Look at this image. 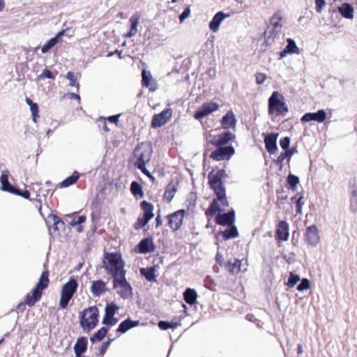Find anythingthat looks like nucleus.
<instances>
[{"instance_id":"nucleus-1","label":"nucleus","mask_w":357,"mask_h":357,"mask_svg":"<svg viewBox=\"0 0 357 357\" xmlns=\"http://www.w3.org/2000/svg\"><path fill=\"white\" fill-rule=\"evenodd\" d=\"M125 261L120 252H105L102 258V266L107 274L111 275L112 280L120 277L123 273Z\"/></svg>"},{"instance_id":"nucleus-2","label":"nucleus","mask_w":357,"mask_h":357,"mask_svg":"<svg viewBox=\"0 0 357 357\" xmlns=\"http://www.w3.org/2000/svg\"><path fill=\"white\" fill-rule=\"evenodd\" d=\"M99 310L96 305L89 306L79 312V322L84 332L89 333L99 322Z\"/></svg>"},{"instance_id":"nucleus-3","label":"nucleus","mask_w":357,"mask_h":357,"mask_svg":"<svg viewBox=\"0 0 357 357\" xmlns=\"http://www.w3.org/2000/svg\"><path fill=\"white\" fill-rule=\"evenodd\" d=\"M289 112L284 95L278 91L272 92L268 99V114L269 116H284Z\"/></svg>"},{"instance_id":"nucleus-4","label":"nucleus","mask_w":357,"mask_h":357,"mask_svg":"<svg viewBox=\"0 0 357 357\" xmlns=\"http://www.w3.org/2000/svg\"><path fill=\"white\" fill-rule=\"evenodd\" d=\"M49 282V271H44L36 286L26 294V303L29 307L33 306L40 300L43 291L47 288Z\"/></svg>"},{"instance_id":"nucleus-5","label":"nucleus","mask_w":357,"mask_h":357,"mask_svg":"<svg viewBox=\"0 0 357 357\" xmlns=\"http://www.w3.org/2000/svg\"><path fill=\"white\" fill-rule=\"evenodd\" d=\"M228 177L224 169H218L215 170L214 168L208 173V180L210 188L213 191L214 194L226 190L224 186L223 179Z\"/></svg>"},{"instance_id":"nucleus-6","label":"nucleus","mask_w":357,"mask_h":357,"mask_svg":"<svg viewBox=\"0 0 357 357\" xmlns=\"http://www.w3.org/2000/svg\"><path fill=\"white\" fill-rule=\"evenodd\" d=\"M126 275V271H123V273H122L120 277L112 280L113 288L121 289V291H117V294L124 300L132 298L133 296V288L130 283L127 280Z\"/></svg>"},{"instance_id":"nucleus-7","label":"nucleus","mask_w":357,"mask_h":357,"mask_svg":"<svg viewBox=\"0 0 357 357\" xmlns=\"http://www.w3.org/2000/svg\"><path fill=\"white\" fill-rule=\"evenodd\" d=\"M153 149L151 144L142 143L137 145L133 154L136 158L134 165L135 167L146 165L151 160Z\"/></svg>"},{"instance_id":"nucleus-8","label":"nucleus","mask_w":357,"mask_h":357,"mask_svg":"<svg viewBox=\"0 0 357 357\" xmlns=\"http://www.w3.org/2000/svg\"><path fill=\"white\" fill-rule=\"evenodd\" d=\"M119 308L120 307L114 301L107 303L105 307V314L102 324L109 328L116 325L119 321V319L115 317V314Z\"/></svg>"},{"instance_id":"nucleus-9","label":"nucleus","mask_w":357,"mask_h":357,"mask_svg":"<svg viewBox=\"0 0 357 357\" xmlns=\"http://www.w3.org/2000/svg\"><path fill=\"white\" fill-rule=\"evenodd\" d=\"M235 153V149L232 145L216 146L212 151L210 158L215 161L229 160Z\"/></svg>"},{"instance_id":"nucleus-10","label":"nucleus","mask_w":357,"mask_h":357,"mask_svg":"<svg viewBox=\"0 0 357 357\" xmlns=\"http://www.w3.org/2000/svg\"><path fill=\"white\" fill-rule=\"evenodd\" d=\"M185 213V209H179L167 215L168 225L174 231L181 229Z\"/></svg>"},{"instance_id":"nucleus-11","label":"nucleus","mask_w":357,"mask_h":357,"mask_svg":"<svg viewBox=\"0 0 357 357\" xmlns=\"http://www.w3.org/2000/svg\"><path fill=\"white\" fill-rule=\"evenodd\" d=\"M219 109V105L214 101H210L203 103L194 112V118L197 120H201L205 116L211 114L212 112Z\"/></svg>"},{"instance_id":"nucleus-12","label":"nucleus","mask_w":357,"mask_h":357,"mask_svg":"<svg viewBox=\"0 0 357 357\" xmlns=\"http://www.w3.org/2000/svg\"><path fill=\"white\" fill-rule=\"evenodd\" d=\"M172 116V109L170 107L163 109L161 112L153 116L151 127L158 128L164 126L171 119Z\"/></svg>"},{"instance_id":"nucleus-13","label":"nucleus","mask_w":357,"mask_h":357,"mask_svg":"<svg viewBox=\"0 0 357 357\" xmlns=\"http://www.w3.org/2000/svg\"><path fill=\"white\" fill-rule=\"evenodd\" d=\"M155 250L153 237L147 236L142 238L135 246V251L139 254L152 253Z\"/></svg>"},{"instance_id":"nucleus-14","label":"nucleus","mask_w":357,"mask_h":357,"mask_svg":"<svg viewBox=\"0 0 357 357\" xmlns=\"http://www.w3.org/2000/svg\"><path fill=\"white\" fill-rule=\"evenodd\" d=\"M236 221V212L234 208H231L227 212L218 213L215 217V222L217 225L227 227L233 225Z\"/></svg>"},{"instance_id":"nucleus-15","label":"nucleus","mask_w":357,"mask_h":357,"mask_svg":"<svg viewBox=\"0 0 357 357\" xmlns=\"http://www.w3.org/2000/svg\"><path fill=\"white\" fill-rule=\"evenodd\" d=\"M236 135L229 130H225L222 133L214 135L210 143L215 146H229V142L233 141Z\"/></svg>"},{"instance_id":"nucleus-16","label":"nucleus","mask_w":357,"mask_h":357,"mask_svg":"<svg viewBox=\"0 0 357 357\" xmlns=\"http://www.w3.org/2000/svg\"><path fill=\"white\" fill-rule=\"evenodd\" d=\"M263 136L266 151L270 155L275 154L278 151L277 140L279 133L275 132L263 133Z\"/></svg>"},{"instance_id":"nucleus-17","label":"nucleus","mask_w":357,"mask_h":357,"mask_svg":"<svg viewBox=\"0 0 357 357\" xmlns=\"http://www.w3.org/2000/svg\"><path fill=\"white\" fill-rule=\"evenodd\" d=\"M327 118L326 110L323 109H318L315 112H307L301 118L302 123H307L316 121L317 123H323Z\"/></svg>"},{"instance_id":"nucleus-18","label":"nucleus","mask_w":357,"mask_h":357,"mask_svg":"<svg viewBox=\"0 0 357 357\" xmlns=\"http://www.w3.org/2000/svg\"><path fill=\"white\" fill-rule=\"evenodd\" d=\"M289 224L286 220H280L276 226L275 237L278 242L287 241L289 238Z\"/></svg>"},{"instance_id":"nucleus-19","label":"nucleus","mask_w":357,"mask_h":357,"mask_svg":"<svg viewBox=\"0 0 357 357\" xmlns=\"http://www.w3.org/2000/svg\"><path fill=\"white\" fill-rule=\"evenodd\" d=\"M9 172L8 170L3 171L0 176V190L15 195L17 186L12 184L9 181Z\"/></svg>"},{"instance_id":"nucleus-20","label":"nucleus","mask_w":357,"mask_h":357,"mask_svg":"<svg viewBox=\"0 0 357 357\" xmlns=\"http://www.w3.org/2000/svg\"><path fill=\"white\" fill-rule=\"evenodd\" d=\"M305 240L312 247L317 246L320 240L318 228L315 225L306 228Z\"/></svg>"},{"instance_id":"nucleus-21","label":"nucleus","mask_w":357,"mask_h":357,"mask_svg":"<svg viewBox=\"0 0 357 357\" xmlns=\"http://www.w3.org/2000/svg\"><path fill=\"white\" fill-rule=\"evenodd\" d=\"M59 224H62L63 229L65 228L66 224L65 222L61 220V218L57 216L55 214L50 213L47 215V219L46 220V225L49 229V234L50 235H52V229L54 231H59Z\"/></svg>"},{"instance_id":"nucleus-22","label":"nucleus","mask_w":357,"mask_h":357,"mask_svg":"<svg viewBox=\"0 0 357 357\" xmlns=\"http://www.w3.org/2000/svg\"><path fill=\"white\" fill-rule=\"evenodd\" d=\"M78 282L75 276H70L68 281L63 284L61 293L73 297L77 292Z\"/></svg>"},{"instance_id":"nucleus-23","label":"nucleus","mask_w":357,"mask_h":357,"mask_svg":"<svg viewBox=\"0 0 357 357\" xmlns=\"http://www.w3.org/2000/svg\"><path fill=\"white\" fill-rule=\"evenodd\" d=\"M236 122V116L231 109L228 110L220 120L222 128L226 130L235 128Z\"/></svg>"},{"instance_id":"nucleus-24","label":"nucleus","mask_w":357,"mask_h":357,"mask_svg":"<svg viewBox=\"0 0 357 357\" xmlns=\"http://www.w3.org/2000/svg\"><path fill=\"white\" fill-rule=\"evenodd\" d=\"M90 290L95 297H99L102 294L110 291V290L107 288L106 283L102 279L92 281Z\"/></svg>"},{"instance_id":"nucleus-25","label":"nucleus","mask_w":357,"mask_h":357,"mask_svg":"<svg viewBox=\"0 0 357 357\" xmlns=\"http://www.w3.org/2000/svg\"><path fill=\"white\" fill-rule=\"evenodd\" d=\"M229 16V13H225L222 10L216 13L209 22L208 26L210 30L213 32H216L218 31L222 22Z\"/></svg>"},{"instance_id":"nucleus-26","label":"nucleus","mask_w":357,"mask_h":357,"mask_svg":"<svg viewBox=\"0 0 357 357\" xmlns=\"http://www.w3.org/2000/svg\"><path fill=\"white\" fill-rule=\"evenodd\" d=\"M141 18V14L135 12L129 19L130 30L124 34L125 38H132L135 36L138 31V24Z\"/></svg>"},{"instance_id":"nucleus-27","label":"nucleus","mask_w":357,"mask_h":357,"mask_svg":"<svg viewBox=\"0 0 357 357\" xmlns=\"http://www.w3.org/2000/svg\"><path fill=\"white\" fill-rule=\"evenodd\" d=\"M88 347V339L85 336H79L73 347L75 357L83 356L86 351Z\"/></svg>"},{"instance_id":"nucleus-28","label":"nucleus","mask_w":357,"mask_h":357,"mask_svg":"<svg viewBox=\"0 0 357 357\" xmlns=\"http://www.w3.org/2000/svg\"><path fill=\"white\" fill-rule=\"evenodd\" d=\"M183 318L181 317H174L171 321L160 320L158 323V328L162 331H167L168 329H176L178 326H181V321Z\"/></svg>"},{"instance_id":"nucleus-29","label":"nucleus","mask_w":357,"mask_h":357,"mask_svg":"<svg viewBox=\"0 0 357 357\" xmlns=\"http://www.w3.org/2000/svg\"><path fill=\"white\" fill-rule=\"evenodd\" d=\"M284 151L280 153L278 158L274 160V162L277 165L280 166V170H282L283 167L284 160L287 159L289 162L292 155L298 152L297 146H292L291 149H286Z\"/></svg>"},{"instance_id":"nucleus-30","label":"nucleus","mask_w":357,"mask_h":357,"mask_svg":"<svg viewBox=\"0 0 357 357\" xmlns=\"http://www.w3.org/2000/svg\"><path fill=\"white\" fill-rule=\"evenodd\" d=\"M142 85L148 88L149 91L152 92L156 91L158 89L157 83L149 71H142Z\"/></svg>"},{"instance_id":"nucleus-31","label":"nucleus","mask_w":357,"mask_h":357,"mask_svg":"<svg viewBox=\"0 0 357 357\" xmlns=\"http://www.w3.org/2000/svg\"><path fill=\"white\" fill-rule=\"evenodd\" d=\"M178 180L176 181L172 179L166 187L164 199L167 202L169 203L173 199L175 193L177 192Z\"/></svg>"},{"instance_id":"nucleus-32","label":"nucleus","mask_w":357,"mask_h":357,"mask_svg":"<svg viewBox=\"0 0 357 357\" xmlns=\"http://www.w3.org/2000/svg\"><path fill=\"white\" fill-rule=\"evenodd\" d=\"M156 267L152 266L146 268H140L139 273L149 282H155L157 281V275L155 274Z\"/></svg>"},{"instance_id":"nucleus-33","label":"nucleus","mask_w":357,"mask_h":357,"mask_svg":"<svg viewBox=\"0 0 357 357\" xmlns=\"http://www.w3.org/2000/svg\"><path fill=\"white\" fill-rule=\"evenodd\" d=\"M222 208H221L216 197L212 200L209 206L206 210L205 215L208 218H209L214 215L216 216L218 213H222Z\"/></svg>"},{"instance_id":"nucleus-34","label":"nucleus","mask_w":357,"mask_h":357,"mask_svg":"<svg viewBox=\"0 0 357 357\" xmlns=\"http://www.w3.org/2000/svg\"><path fill=\"white\" fill-rule=\"evenodd\" d=\"M338 11L342 17L348 20H352L354 15V7L353 6L347 2L343 3L340 6L338 7Z\"/></svg>"},{"instance_id":"nucleus-35","label":"nucleus","mask_w":357,"mask_h":357,"mask_svg":"<svg viewBox=\"0 0 357 357\" xmlns=\"http://www.w3.org/2000/svg\"><path fill=\"white\" fill-rule=\"evenodd\" d=\"M219 234L221 235L224 240L233 239L238 236V231L235 224L229 225L224 231H220Z\"/></svg>"},{"instance_id":"nucleus-36","label":"nucleus","mask_w":357,"mask_h":357,"mask_svg":"<svg viewBox=\"0 0 357 357\" xmlns=\"http://www.w3.org/2000/svg\"><path fill=\"white\" fill-rule=\"evenodd\" d=\"M197 293L195 289L187 288L183 292V300L189 305L192 306L197 303Z\"/></svg>"},{"instance_id":"nucleus-37","label":"nucleus","mask_w":357,"mask_h":357,"mask_svg":"<svg viewBox=\"0 0 357 357\" xmlns=\"http://www.w3.org/2000/svg\"><path fill=\"white\" fill-rule=\"evenodd\" d=\"M109 330V328L104 325L90 337V342L92 344L101 342L106 337Z\"/></svg>"},{"instance_id":"nucleus-38","label":"nucleus","mask_w":357,"mask_h":357,"mask_svg":"<svg viewBox=\"0 0 357 357\" xmlns=\"http://www.w3.org/2000/svg\"><path fill=\"white\" fill-rule=\"evenodd\" d=\"M79 177H80L79 173L77 171L75 170L70 176L66 177L65 179H63L59 183V187L60 188L69 187V186L75 184L78 181Z\"/></svg>"},{"instance_id":"nucleus-39","label":"nucleus","mask_w":357,"mask_h":357,"mask_svg":"<svg viewBox=\"0 0 357 357\" xmlns=\"http://www.w3.org/2000/svg\"><path fill=\"white\" fill-rule=\"evenodd\" d=\"M140 206H141L142 210L143 211L142 215L146 217H148L150 219H152L154 216L153 204H152L151 202H149L146 200H143L142 202H141Z\"/></svg>"},{"instance_id":"nucleus-40","label":"nucleus","mask_w":357,"mask_h":357,"mask_svg":"<svg viewBox=\"0 0 357 357\" xmlns=\"http://www.w3.org/2000/svg\"><path fill=\"white\" fill-rule=\"evenodd\" d=\"M130 192L132 195L136 198H142L144 196L142 185L136 181L131 182Z\"/></svg>"},{"instance_id":"nucleus-41","label":"nucleus","mask_w":357,"mask_h":357,"mask_svg":"<svg viewBox=\"0 0 357 357\" xmlns=\"http://www.w3.org/2000/svg\"><path fill=\"white\" fill-rule=\"evenodd\" d=\"M304 194L305 192L303 190L301 192H298L291 198V201L295 203L296 213H301L302 212V208L304 204V202L303 201L304 199Z\"/></svg>"},{"instance_id":"nucleus-42","label":"nucleus","mask_w":357,"mask_h":357,"mask_svg":"<svg viewBox=\"0 0 357 357\" xmlns=\"http://www.w3.org/2000/svg\"><path fill=\"white\" fill-rule=\"evenodd\" d=\"M287 187L292 190L296 191L297 189V185L300 183V178L298 176L289 174L287 177Z\"/></svg>"},{"instance_id":"nucleus-43","label":"nucleus","mask_w":357,"mask_h":357,"mask_svg":"<svg viewBox=\"0 0 357 357\" xmlns=\"http://www.w3.org/2000/svg\"><path fill=\"white\" fill-rule=\"evenodd\" d=\"M225 266L230 273H238L241 271V260L238 259H235L234 262L229 261L227 262Z\"/></svg>"},{"instance_id":"nucleus-44","label":"nucleus","mask_w":357,"mask_h":357,"mask_svg":"<svg viewBox=\"0 0 357 357\" xmlns=\"http://www.w3.org/2000/svg\"><path fill=\"white\" fill-rule=\"evenodd\" d=\"M282 19V14L280 11H277L274 13V15L270 19V23L272 26L275 29H278L279 30L282 28V24L280 21Z\"/></svg>"},{"instance_id":"nucleus-45","label":"nucleus","mask_w":357,"mask_h":357,"mask_svg":"<svg viewBox=\"0 0 357 357\" xmlns=\"http://www.w3.org/2000/svg\"><path fill=\"white\" fill-rule=\"evenodd\" d=\"M300 281V276L293 272H290L287 278V281L284 282V284L289 288H293L297 285Z\"/></svg>"},{"instance_id":"nucleus-46","label":"nucleus","mask_w":357,"mask_h":357,"mask_svg":"<svg viewBox=\"0 0 357 357\" xmlns=\"http://www.w3.org/2000/svg\"><path fill=\"white\" fill-rule=\"evenodd\" d=\"M285 47L288 50L289 52H290V54H299L300 52L296 41L291 38H288L287 39V45H285Z\"/></svg>"},{"instance_id":"nucleus-47","label":"nucleus","mask_w":357,"mask_h":357,"mask_svg":"<svg viewBox=\"0 0 357 357\" xmlns=\"http://www.w3.org/2000/svg\"><path fill=\"white\" fill-rule=\"evenodd\" d=\"M56 73L57 72L53 73L50 69H48L47 67H46L45 69H43L42 73L38 75L37 80L40 81L45 79L54 80Z\"/></svg>"},{"instance_id":"nucleus-48","label":"nucleus","mask_w":357,"mask_h":357,"mask_svg":"<svg viewBox=\"0 0 357 357\" xmlns=\"http://www.w3.org/2000/svg\"><path fill=\"white\" fill-rule=\"evenodd\" d=\"M151 220V219L149 218L148 217H146L143 215H140L137 218L135 223L134 224V229L136 230H139V229H142L149 223V222Z\"/></svg>"},{"instance_id":"nucleus-49","label":"nucleus","mask_w":357,"mask_h":357,"mask_svg":"<svg viewBox=\"0 0 357 357\" xmlns=\"http://www.w3.org/2000/svg\"><path fill=\"white\" fill-rule=\"evenodd\" d=\"M132 329L128 319L122 321L118 326L116 332L119 334H125L129 330Z\"/></svg>"},{"instance_id":"nucleus-50","label":"nucleus","mask_w":357,"mask_h":357,"mask_svg":"<svg viewBox=\"0 0 357 357\" xmlns=\"http://www.w3.org/2000/svg\"><path fill=\"white\" fill-rule=\"evenodd\" d=\"M59 43L56 41L53 37L50 39L47 40L45 43L41 47V52L43 54H46L50 52V50L53 48L56 44Z\"/></svg>"},{"instance_id":"nucleus-51","label":"nucleus","mask_w":357,"mask_h":357,"mask_svg":"<svg viewBox=\"0 0 357 357\" xmlns=\"http://www.w3.org/2000/svg\"><path fill=\"white\" fill-rule=\"evenodd\" d=\"M310 288V281L307 278H300V281L296 285V290L302 292Z\"/></svg>"},{"instance_id":"nucleus-52","label":"nucleus","mask_w":357,"mask_h":357,"mask_svg":"<svg viewBox=\"0 0 357 357\" xmlns=\"http://www.w3.org/2000/svg\"><path fill=\"white\" fill-rule=\"evenodd\" d=\"M113 341L114 339L107 338V340L100 345L99 348V351L96 355L102 357Z\"/></svg>"},{"instance_id":"nucleus-53","label":"nucleus","mask_w":357,"mask_h":357,"mask_svg":"<svg viewBox=\"0 0 357 357\" xmlns=\"http://www.w3.org/2000/svg\"><path fill=\"white\" fill-rule=\"evenodd\" d=\"M66 78L69 80V85L70 86H75L79 89V84L77 82V77L74 72L68 71L66 75Z\"/></svg>"},{"instance_id":"nucleus-54","label":"nucleus","mask_w":357,"mask_h":357,"mask_svg":"<svg viewBox=\"0 0 357 357\" xmlns=\"http://www.w3.org/2000/svg\"><path fill=\"white\" fill-rule=\"evenodd\" d=\"M218 199V202H220L222 206H228L229 202L227 198L226 190L219 192L218 194H215Z\"/></svg>"},{"instance_id":"nucleus-55","label":"nucleus","mask_w":357,"mask_h":357,"mask_svg":"<svg viewBox=\"0 0 357 357\" xmlns=\"http://www.w3.org/2000/svg\"><path fill=\"white\" fill-rule=\"evenodd\" d=\"M72 298H73V297L61 293V297H60V300H59V307L61 309H66L68 306L70 301Z\"/></svg>"},{"instance_id":"nucleus-56","label":"nucleus","mask_w":357,"mask_h":357,"mask_svg":"<svg viewBox=\"0 0 357 357\" xmlns=\"http://www.w3.org/2000/svg\"><path fill=\"white\" fill-rule=\"evenodd\" d=\"M30 111L31 112L32 120L34 123L37 122L38 119L39 118V107L38 105L35 102L29 106Z\"/></svg>"},{"instance_id":"nucleus-57","label":"nucleus","mask_w":357,"mask_h":357,"mask_svg":"<svg viewBox=\"0 0 357 357\" xmlns=\"http://www.w3.org/2000/svg\"><path fill=\"white\" fill-rule=\"evenodd\" d=\"M280 31V30L273 27L270 29V27L268 26L264 31V38L268 39L274 38Z\"/></svg>"},{"instance_id":"nucleus-58","label":"nucleus","mask_w":357,"mask_h":357,"mask_svg":"<svg viewBox=\"0 0 357 357\" xmlns=\"http://www.w3.org/2000/svg\"><path fill=\"white\" fill-rule=\"evenodd\" d=\"M137 169H139L144 175H146L152 182L155 181V178L153 176V174L147 169L146 165H143L141 166L135 167Z\"/></svg>"},{"instance_id":"nucleus-59","label":"nucleus","mask_w":357,"mask_h":357,"mask_svg":"<svg viewBox=\"0 0 357 357\" xmlns=\"http://www.w3.org/2000/svg\"><path fill=\"white\" fill-rule=\"evenodd\" d=\"M280 146L283 150L289 149L290 148L291 139L289 137H284L280 139Z\"/></svg>"},{"instance_id":"nucleus-60","label":"nucleus","mask_w":357,"mask_h":357,"mask_svg":"<svg viewBox=\"0 0 357 357\" xmlns=\"http://www.w3.org/2000/svg\"><path fill=\"white\" fill-rule=\"evenodd\" d=\"M15 195L22 197L26 199H30V192L26 189L22 190L19 187H17Z\"/></svg>"},{"instance_id":"nucleus-61","label":"nucleus","mask_w":357,"mask_h":357,"mask_svg":"<svg viewBox=\"0 0 357 357\" xmlns=\"http://www.w3.org/2000/svg\"><path fill=\"white\" fill-rule=\"evenodd\" d=\"M190 6H187L184 8L183 12L179 15L178 19L180 22H183L185 19H187L190 15Z\"/></svg>"},{"instance_id":"nucleus-62","label":"nucleus","mask_w":357,"mask_h":357,"mask_svg":"<svg viewBox=\"0 0 357 357\" xmlns=\"http://www.w3.org/2000/svg\"><path fill=\"white\" fill-rule=\"evenodd\" d=\"M315 9L317 13H321L326 5L325 0H314Z\"/></svg>"},{"instance_id":"nucleus-63","label":"nucleus","mask_w":357,"mask_h":357,"mask_svg":"<svg viewBox=\"0 0 357 357\" xmlns=\"http://www.w3.org/2000/svg\"><path fill=\"white\" fill-rule=\"evenodd\" d=\"M256 83L259 85L264 84L266 79V76L264 73H258L255 75Z\"/></svg>"},{"instance_id":"nucleus-64","label":"nucleus","mask_w":357,"mask_h":357,"mask_svg":"<svg viewBox=\"0 0 357 357\" xmlns=\"http://www.w3.org/2000/svg\"><path fill=\"white\" fill-rule=\"evenodd\" d=\"M284 192V190L282 187H280V188L276 190V195H277L278 199L286 200L287 199V195H283Z\"/></svg>"}]
</instances>
